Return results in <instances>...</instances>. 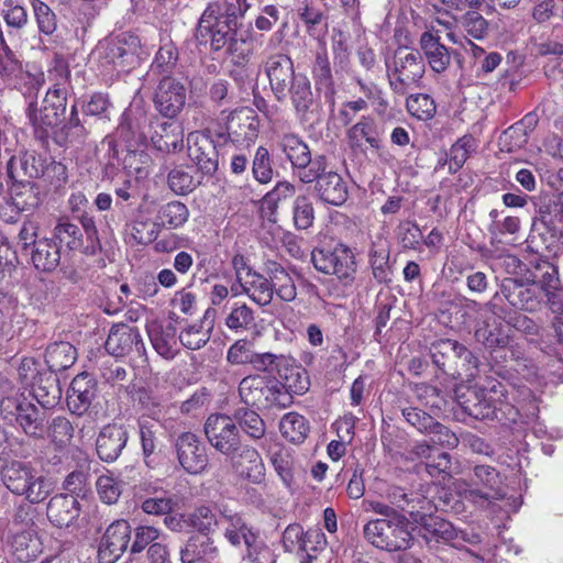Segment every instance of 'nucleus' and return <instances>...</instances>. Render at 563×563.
<instances>
[{
  "instance_id": "f257e3e1",
  "label": "nucleus",
  "mask_w": 563,
  "mask_h": 563,
  "mask_svg": "<svg viewBox=\"0 0 563 563\" xmlns=\"http://www.w3.org/2000/svg\"><path fill=\"white\" fill-rule=\"evenodd\" d=\"M246 0H213L202 13L196 32L200 43L210 41L213 51L225 49L236 63L251 53L250 43L238 29V18L247 10Z\"/></svg>"
},
{
  "instance_id": "f03ea898",
  "label": "nucleus",
  "mask_w": 563,
  "mask_h": 563,
  "mask_svg": "<svg viewBox=\"0 0 563 563\" xmlns=\"http://www.w3.org/2000/svg\"><path fill=\"white\" fill-rule=\"evenodd\" d=\"M0 475L7 489L32 505L43 503L53 492L51 481L30 463L12 461L2 467Z\"/></svg>"
},
{
  "instance_id": "7ed1b4c3",
  "label": "nucleus",
  "mask_w": 563,
  "mask_h": 563,
  "mask_svg": "<svg viewBox=\"0 0 563 563\" xmlns=\"http://www.w3.org/2000/svg\"><path fill=\"white\" fill-rule=\"evenodd\" d=\"M140 38L129 32L99 42L93 56L109 74H128L140 64Z\"/></svg>"
},
{
  "instance_id": "20e7f679",
  "label": "nucleus",
  "mask_w": 563,
  "mask_h": 563,
  "mask_svg": "<svg viewBox=\"0 0 563 563\" xmlns=\"http://www.w3.org/2000/svg\"><path fill=\"white\" fill-rule=\"evenodd\" d=\"M241 400L258 410L285 409L290 407V397L276 377L252 374L239 384Z\"/></svg>"
},
{
  "instance_id": "39448f33",
  "label": "nucleus",
  "mask_w": 563,
  "mask_h": 563,
  "mask_svg": "<svg viewBox=\"0 0 563 563\" xmlns=\"http://www.w3.org/2000/svg\"><path fill=\"white\" fill-rule=\"evenodd\" d=\"M409 519H373L363 527V537L373 547L387 552L405 551L412 547Z\"/></svg>"
},
{
  "instance_id": "423d86ee",
  "label": "nucleus",
  "mask_w": 563,
  "mask_h": 563,
  "mask_svg": "<svg viewBox=\"0 0 563 563\" xmlns=\"http://www.w3.org/2000/svg\"><path fill=\"white\" fill-rule=\"evenodd\" d=\"M460 496L479 508H487L506 496L500 473L490 465H476L473 473L460 489Z\"/></svg>"
},
{
  "instance_id": "0eeeda50",
  "label": "nucleus",
  "mask_w": 563,
  "mask_h": 563,
  "mask_svg": "<svg viewBox=\"0 0 563 563\" xmlns=\"http://www.w3.org/2000/svg\"><path fill=\"white\" fill-rule=\"evenodd\" d=\"M386 68L390 89L400 96L418 86L426 71L421 53L407 48H398Z\"/></svg>"
},
{
  "instance_id": "6e6552de",
  "label": "nucleus",
  "mask_w": 563,
  "mask_h": 563,
  "mask_svg": "<svg viewBox=\"0 0 563 563\" xmlns=\"http://www.w3.org/2000/svg\"><path fill=\"white\" fill-rule=\"evenodd\" d=\"M67 110V90L60 82L51 87L38 107L35 103H29L25 108V115L35 133L43 137L48 130L57 126L65 120Z\"/></svg>"
},
{
  "instance_id": "1a4fd4ad",
  "label": "nucleus",
  "mask_w": 563,
  "mask_h": 563,
  "mask_svg": "<svg viewBox=\"0 0 563 563\" xmlns=\"http://www.w3.org/2000/svg\"><path fill=\"white\" fill-rule=\"evenodd\" d=\"M314 268L323 274L335 275L343 285H351L355 278L356 263L353 252L339 244L333 250L314 249L311 252Z\"/></svg>"
},
{
  "instance_id": "9d476101",
  "label": "nucleus",
  "mask_w": 563,
  "mask_h": 563,
  "mask_svg": "<svg viewBox=\"0 0 563 563\" xmlns=\"http://www.w3.org/2000/svg\"><path fill=\"white\" fill-rule=\"evenodd\" d=\"M285 89H278L274 96L280 102L290 100L296 117L301 122L309 121L318 111V101L312 92L309 78L301 73H294L288 78Z\"/></svg>"
},
{
  "instance_id": "9b49d317",
  "label": "nucleus",
  "mask_w": 563,
  "mask_h": 563,
  "mask_svg": "<svg viewBox=\"0 0 563 563\" xmlns=\"http://www.w3.org/2000/svg\"><path fill=\"white\" fill-rule=\"evenodd\" d=\"M278 145L287 159L290 162L294 175L300 181H307L313 169L320 168V163L325 158L324 155L311 157L308 145L296 134L286 133L280 136Z\"/></svg>"
},
{
  "instance_id": "f8f14e48",
  "label": "nucleus",
  "mask_w": 563,
  "mask_h": 563,
  "mask_svg": "<svg viewBox=\"0 0 563 563\" xmlns=\"http://www.w3.org/2000/svg\"><path fill=\"white\" fill-rule=\"evenodd\" d=\"M501 295L504 299L514 308L534 312L541 308L542 294L538 285L527 278L507 277L499 286V291L495 297Z\"/></svg>"
},
{
  "instance_id": "ddd939ff",
  "label": "nucleus",
  "mask_w": 563,
  "mask_h": 563,
  "mask_svg": "<svg viewBox=\"0 0 563 563\" xmlns=\"http://www.w3.org/2000/svg\"><path fill=\"white\" fill-rule=\"evenodd\" d=\"M467 307L476 311L479 317L475 329V339L478 343L489 350L504 349L509 344V334L506 333L504 325L495 316L490 303L479 305L471 301Z\"/></svg>"
},
{
  "instance_id": "4468645a",
  "label": "nucleus",
  "mask_w": 563,
  "mask_h": 563,
  "mask_svg": "<svg viewBox=\"0 0 563 563\" xmlns=\"http://www.w3.org/2000/svg\"><path fill=\"white\" fill-rule=\"evenodd\" d=\"M1 408L5 417L12 416L27 435L41 437L43 434L44 412L23 395L3 399Z\"/></svg>"
},
{
  "instance_id": "2eb2a0df",
  "label": "nucleus",
  "mask_w": 563,
  "mask_h": 563,
  "mask_svg": "<svg viewBox=\"0 0 563 563\" xmlns=\"http://www.w3.org/2000/svg\"><path fill=\"white\" fill-rule=\"evenodd\" d=\"M209 443L220 453L228 455L240 449V432L234 421L225 415H211L205 423Z\"/></svg>"
},
{
  "instance_id": "dca6fc26",
  "label": "nucleus",
  "mask_w": 563,
  "mask_h": 563,
  "mask_svg": "<svg viewBox=\"0 0 563 563\" xmlns=\"http://www.w3.org/2000/svg\"><path fill=\"white\" fill-rule=\"evenodd\" d=\"M327 158L320 163V168L313 169L311 179L301 181L302 184L316 183L314 190L318 197L325 203L333 206H342L347 197V183L336 172L327 170Z\"/></svg>"
},
{
  "instance_id": "f3484780",
  "label": "nucleus",
  "mask_w": 563,
  "mask_h": 563,
  "mask_svg": "<svg viewBox=\"0 0 563 563\" xmlns=\"http://www.w3.org/2000/svg\"><path fill=\"white\" fill-rule=\"evenodd\" d=\"M501 396L504 393L500 383L494 384L490 388L470 389L462 407L470 417L476 420H493L497 418Z\"/></svg>"
},
{
  "instance_id": "a211bd4d",
  "label": "nucleus",
  "mask_w": 563,
  "mask_h": 563,
  "mask_svg": "<svg viewBox=\"0 0 563 563\" xmlns=\"http://www.w3.org/2000/svg\"><path fill=\"white\" fill-rule=\"evenodd\" d=\"M186 87L172 76H164L155 90L154 106L165 118H176L186 104Z\"/></svg>"
},
{
  "instance_id": "6ab92c4d",
  "label": "nucleus",
  "mask_w": 563,
  "mask_h": 563,
  "mask_svg": "<svg viewBox=\"0 0 563 563\" xmlns=\"http://www.w3.org/2000/svg\"><path fill=\"white\" fill-rule=\"evenodd\" d=\"M177 460L189 474H200L208 466V455L199 438L189 431L181 432L174 442Z\"/></svg>"
},
{
  "instance_id": "aec40b11",
  "label": "nucleus",
  "mask_w": 563,
  "mask_h": 563,
  "mask_svg": "<svg viewBox=\"0 0 563 563\" xmlns=\"http://www.w3.org/2000/svg\"><path fill=\"white\" fill-rule=\"evenodd\" d=\"M131 527L126 520L112 522L104 531L98 547L99 563H114L126 551L131 540Z\"/></svg>"
},
{
  "instance_id": "412c9836",
  "label": "nucleus",
  "mask_w": 563,
  "mask_h": 563,
  "mask_svg": "<svg viewBox=\"0 0 563 563\" xmlns=\"http://www.w3.org/2000/svg\"><path fill=\"white\" fill-rule=\"evenodd\" d=\"M234 473L253 484L265 478V465L258 451L251 445L240 444V449L227 455Z\"/></svg>"
},
{
  "instance_id": "4be33fe9",
  "label": "nucleus",
  "mask_w": 563,
  "mask_h": 563,
  "mask_svg": "<svg viewBox=\"0 0 563 563\" xmlns=\"http://www.w3.org/2000/svg\"><path fill=\"white\" fill-rule=\"evenodd\" d=\"M104 347L114 357H123L132 352L142 355L145 351L139 330L123 323L111 328Z\"/></svg>"
},
{
  "instance_id": "5701e85b",
  "label": "nucleus",
  "mask_w": 563,
  "mask_h": 563,
  "mask_svg": "<svg viewBox=\"0 0 563 563\" xmlns=\"http://www.w3.org/2000/svg\"><path fill=\"white\" fill-rule=\"evenodd\" d=\"M188 156L207 175L218 169V152L211 137L205 133L190 132L187 137Z\"/></svg>"
},
{
  "instance_id": "b1692460",
  "label": "nucleus",
  "mask_w": 563,
  "mask_h": 563,
  "mask_svg": "<svg viewBox=\"0 0 563 563\" xmlns=\"http://www.w3.org/2000/svg\"><path fill=\"white\" fill-rule=\"evenodd\" d=\"M128 440L129 433L123 426L115 423L104 426L96 441L98 456L104 462H114L122 453Z\"/></svg>"
},
{
  "instance_id": "393cba45",
  "label": "nucleus",
  "mask_w": 563,
  "mask_h": 563,
  "mask_svg": "<svg viewBox=\"0 0 563 563\" xmlns=\"http://www.w3.org/2000/svg\"><path fill=\"white\" fill-rule=\"evenodd\" d=\"M81 512L80 504L76 496L57 494L53 496L46 507V516L49 522L57 528H68L76 522Z\"/></svg>"
},
{
  "instance_id": "a878e982",
  "label": "nucleus",
  "mask_w": 563,
  "mask_h": 563,
  "mask_svg": "<svg viewBox=\"0 0 563 563\" xmlns=\"http://www.w3.org/2000/svg\"><path fill=\"white\" fill-rule=\"evenodd\" d=\"M150 130L148 139L156 150L169 153L181 148L184 129L179 122L156 120Z\"/></svg>"
},
{
  "instance_id": "bb28decb",
  "label": "nucleus",
  "mask_w": 563,
  "mask_h": 563,
  "mask_svg": "<svg viewBox=\"0 0 563 563\" xmlns=\"http://www.w3.org/2000/svg\"><path fill=\"white\" fill-rule=\"evenodd\" d=\"M44 162L35 152H22L9 159L7 165L8 176L19 184L26 183L27 179L38 178L44 174Z\"/></svg>"
},
{
  "instance_id": "cd10ccee",
  "label": "nucleus",
  "mask_w": 563,
  "mask_h": 563,
  "mask_svg": "<svg viewBox=\"0 0 563 563\" xmlns=\"http://www.w3.org/2000/svg\"><path fill=\"white\" fill-rule=\"evenodd\" d=\"M228 133L236 142H253L257 137L258 119L255 111L243 107L233 111L227 122Z\"/></svg>"
},
{
  "instance_id": "c85d7f7f",
  "label": "nucleus",
  "mask_w": 563,
  "mask_h": 563,
  "mask_svg": "<svg viewBox=\"0 0 563 563\" xmlns=\"http://www.w3.org/2000/svg\"><path fill=\"white\" fill-rule=\"evenodd\" d=\"M45 84L44 71L35 64L26 63L24 68L9 82L29 103H35Z\"/></svg>"
},
{
  "instance_id": "c756f323",
  "label": "nucleus",
  "mask_w": 563,
  "mask_h": 563,
  "mask_svg": "<svg viewBox=\"0 0 563 563\" xmlns=\"http://www.w3.org/2000/svg\"><path fill=\"white\" fill-rule=\"evenodd\" d=\"M95 383L88 374L77 375L70 383L67 391V406L69 410L77 415H84L95 398Z\"/></svg>"
},
{
  "instance_id": "7c9ffc66",
  "label": "nucleus",
  "mask_w": 563,
  "mask_h": 563,
  "mask_svg": "<svg viewBox=\"0 0 563 563\" xmlns=\"http://www.w3.org/2000/svg\"><path fill=\"white\" fill-rule=\"evenodd\" d=\"M413 521L421 526V534L428 541L449 542L456 538L457 532L453 525L448 520L431 515L408 511Z\"/></svg>"
},
{
  "instance_id": "2f4dec72",
  "label": "nucleus",
  "mask_w": 563,
  "mask_h": 563,
  "mask_svg": "<svg viewBox=\"0 0 563 563\" xmlns=\"http://www.w3.org/2000/svg\"><path fill=\"white\" fill-rule=\"evenodd\" d=\"M181 563H198L216 560L220 550L211 537L192 534L180 549Z\"/></svg>"
},
{
  "instance_id": "473e14b6",
  "label": "nucleus",
  "mask_w": 563,
  "mask_h": 563,
  "mask_svg": "<svg viewBox=\"0 0 563 563\" xmlns=\"http://www.w3.org/2000/svg\"><path fill=\"white\" fill-rule=\"evenodd\" d=\"M233 295L245 294L258 306H267L273 300V286L268 278L253 271L239 286L231 287Z\"/></svg>"
},
{
  "instance_id": "72a5a7b5",
  "label": "nucleus",
  "mask_w": 563,
  "mask_h": 563,
  "mask_svg": "<svg viewBox=\"0 0 563 563\" xmlns=\"http://www.w3.org/2000/svg\"><path fill=\"white\" fill-rule=\"evenodd\" d=\"M221 520L223 537L234 548H241L257 534L239 512L224 508L221 510Z\"/></svg>"
},
{
  "instance_id": "f704fd0d",
  "label": "nucleus",
  "mask_w": 563,
  "mask_h": 563,
  "mask_svg": "<svg viewBox=\"0 0 563 563\" xmlns=\"http://www.w3.org/2000/svg\"><path fill=\"white\" fill-rule=\"evenodd\" d=\"M420 47L433 71L441 74L448 69L451 55L449 48L440 42L438 32H423L420 37Z\"/></svg>"
},
{
  "instance_id": "c9c22d12",
  "label": "nucleus",
  "mask_w": 563,
  "mask_h": 563,
  "mask_svg": "<svg viewBox=\"0 0 563 563\" xmlns=\"http://www.w3.org/2000/svg\"><path fill=\"white\" fill-rule=\"evenodd\" d=\"M536 124V117L529 113L505 130L499 137L501 151L512 153L525 147L528 143L529 134L534 130Z\"/></svg>"
},
{
  "instance_id": "e433bc0d",
  "label": "nucleus",
  "mask_w": 563,
  "mask_h": 563,
  "mask_svg": "<svg viewBox=\"0 0 563 563\" xmlns=\"http://www.w3.org/2000/svg\"><path fill=\"white\" fill-rule=\"evenodd\" d=\"M346 137L353 150L363 151L365 143L372 148H379L380 146L377 126L374 119L371 117H362L357 123L347 130Z\"/></svg>"
},
{
  "instance_id": "4c0bfd02",
  "label": "nucleus",
  "mask_w": 563,
  "mask_h": 563,
  "mask_svg": "<svg viewBox=\"0 0 563 563\" xmlns=\"http://www.w3.org/2000/svg\"><path fill=\"white\" fill-rule=\"evenodd\" d=\"M152 122L143 112L131 110L123 113L118 131L125 141L143 143L150 136Z\"/></svg>"
},
{
  "instance_id": "58836bf2",
  "label": "nucleus",
  "mask_w": 563,
  "mask_h": 563,
  "mask_svg": "<svg viewBox=\"0 0 563 563\" xmlns=\"http://www.w3.org/2000/svg\"><path fill=\"white\" fill-rule=\"evenodd\" d=\"M265 71L269 80L271 89L275 93L278 89L284 90L295 73L291 58L286 54H274L269 56L265 64Z\"/></svg>"
},
{
  "instance_id": "ea45409f",
  "label": "nucleus",
  "mask_w": 563,
  "mask_h": 563,
  "mask_svg": "<svg viewBox=\"0 0 563 563\" xmlns=\"http://www.w3.org/2000/svg\"><path fill=\"white\" fill-rule=\"evenodd\" d=\"M8 540L20 561H32L42 552L36 530L9 532Z\"/></svg>"
},
{
  "instance_id": "a19ab883",
  "label": "nucleus",
  "mask_w": 563,
  "mask_h": 563,
  "mask_svg": "<svg viewBox=\"0 0 563 563\" xmlns=\"http://www.w3.org/2000/svg\"><path fill=\"white\" fill-rule=\"evenodd\" d=\"M459 347L460 343L454 340L445 339L435 341L430 347L433 364L443 373L455 376Z\"/></svg>"
},
{
  "instance_id": "79ce46f5",
  "label": "nucleus",
  "mask_w": 563,
  "mask_h": 563,
  "mask_svg": "<svg viewBox=\"0 0 563 563\" xmlns=\"http://www.w3.org/2000/svg\"><path fill=\"white\" fill-rule=\"evenodd\" d=\"M62 126L55 132L54 140L57 144L66 146L68 144L81 143L88 131L85 126V121L79 119L77 106L70 107V113L62 122Z\"/></svg>"
},
{
  "instance_id": "37998d69",
  "label": "nucleus",
  "mask_w": 563,
  "mask_h": 563,
  "mask_svg": "<svg viewBox=\"0 0 563 563\" xmlns=\"http://www.w3.org/2000/svg\"><path fill=\"white\" fill-rule=\"evenodd\" d=\"M31 260L36 269L53 272L60 263V249L51 239L38 240L31 251Z\"/></svg>"
},
{
  "instance_id": "c03bdc74",
  "label": "nucleus",
  "mask_w": 563,
  "mask_h": 563,
  "mask_svg": "<svg viewBox=\"0 0 563 563\" xmlns=\"http://www.w3.org/2000/svg\"><path fill=\"white\" fill-rule=\"evenodd\" d=\"M283 389L290 397V406L294 402V395H303L310 387L309 376L300 366L289 365L288 362L278 372Z\"/></svg>"
},
{
  "instance_id": "a18cd8bd",
  "label": "nucleus",
  "mask_w": 563,
  "mask_h": 563,
  "mask_svg": "<svg viewBox=\"0 0 563 563\" xmlns=\"http://www.w3.org/2000/svg\"><path fill=\"white\" fill-rule=\"evenodd\" d=\"M77 351L69 342L59 341L49 344L45 352V362L52 372H62L74 365Z\"/></svg>"
},
{
  "instance_id": "49530a36",
  "label": "nucleus",
  "mask_w": 563,
  "mask_h": 563,
  "mask_svg": "<svg viewBox=\"0 0 563 563\" xmlns=\"http://www.w3.org/2000/svg\"><path fill=\"white\" fill-rule=\"evenodd\" d=\"M390 250L386 243H373L368 257L372 273L376 282L379 284H388L391 282L393 269L389 264Z\"/></svg>"
},
{
  "instance_id": "de8ad7c7",
  "label": "nucleus",
  "mask_w": 563,
  "mask_h": 563,
  "mask_svg": "<svg viewBox=\"0 0 563 563\" xmlns=\"http://www.w3.org/2000/svg\"><path fill=\"white\" fill-rule=\"evenodd\" d=\"M147 332L154 350L165 358H173L177 343L176 328L173 324L167 327L152 324Z\"/></svg>"
},
{
  "instance_id": "09e8293b",
  "label": "nucleus",
  "mask_w": 563,
  "mask_h": 563,
  "mask_svg": "<svg viewBox=\"0 0 563 563\" xmlns=\"http://www.w3.org/2000/svg\"><path fill=\"white\" fill-rule=\"evenodd\" d=\"M224 324L235 334L247 332L256 327L255 311L245 302H236L227 314Z\"/></svg>"
},
{
  "instance_id": "8fccbe9b",
  "label": "nucleus",
  "mask_w": 563,
  "mask_h": 563,
  "mask_svg": "<svg viewBox=\"0 0 563 563\" xmlns=\"http://www.w3.org/2000/svg\"><path fill=\"white\" fill-rule=\"evenodd\" d=\"M221 510L218 515L207 506L198 507L188 515V527L197 531L198 536L210 537L222 522Z\"/></svg>"
},
{
  "instance_id": "3c124183",
  "label": "nucleus",
  "mask_w": 563,
  "mask_h": 563,
  "mask_svg": "<svg viewBox=\"0 0 563 563\" xmlns=\"http://www.w3.org/2000/svg\"><path fill=\"white\" fill-rule=\"evenodd\" d=\"M279 430L288 441L299 444L307 438L310 427L307 419L298 412H288L279 422Z\"/></svg>"
},
{
  "instance_id": "603ef678",
  "label": "nucleus",
  "mask_w": 563,
  "mask_h": 563,
  "mask_svg": "<svg viewBox=\"0 0 563 563\" xmlns=\"http://www.w3.org/2000/svg\"><path fill=\"white\" fill-rule=\"evenodd\" d=\"M0 13L11 30L19 32L29 24V13L23 0H3Z\"/></svg>"
},
{
  "instance_id": "864d4df0",
  "label": "nucleus",
  "mask_w": 563,
  "mask_h": 563,
  "mask_svg": "<svg viewBox=\"0 0 563 563\" xmlns=\"http://www.w3.org/2000/svg\"><path fill=\"white\" fill-rule=\"evenodd\" d=\"M233 417L240 428L251 439L258 440L264 437L266 431L265 422L256 411L241 407L234 411Z\"/></svg>"
},
{
  "instance_id": "5fc2aeb1",
  "label": "nucleus",
  "mask_w": 563,
  "mask_h": 563,
  "mask_svg": "<svg viewBox=\"0 0 563 563\" xmlns=\"http://www.w3.org/2000/svg\"><path fill=\"white\" fill-rule=\"evenodd\" d=\"M189 217L187 206L180 201H170L162 206L158 210L157 218L162 225L169 229H176L185 224Z\"/></svg>"
},
{
  "instance_id": "6e6d98bb",
  "label": "nucleus",
  "mask_w": 563,
  "mask_h": 563,
  "mask_svg": "<svg viewBox=\"0 0 563 563\" xmlns=\"http://www.w3.org/2000/svg\"><path fill=\"white\" fill-rule=\"evenodd\" d=\"M54 238L70 250L79 249L82 245L80 228L68 219H60L58 221L54 228Z\"/></svg>"
},
{
  "instance_id": "4d7b16f0",
  "label": "nucleus",
  "mask_w": 563,
  "mask_h": 563,
  "mask_svg": "<svg viewBox=\"0 0 563 563\" xmlns=\"http://www.w3.org/2000/svg\"><path fill=\"white\" fill-rule=\"evenodd\" d=\"M253 177L261 184H268L274 176L273 161L269 151L258 146L252 162Z\"/></svg>"
},
{
  "instance_id": "13d9d810",
  "label": "nucleus",
  "mask_w": 563,
  "mask_h": 563,
  "mask_svg": "<svg viewBox=\"0 0 563 563\" xmlns=\"http://www.w3.org/2000/svg\"><path fill=\"white\" fill-rule=\"evenodd\" d=\"M407 111L419 120H429L435 113L433 99L426 93L410 95L406 100Z\"/></svg>"
},
{
  "instance_id": "bf43d9fd",
  "label": "nucleus",
  "mask_w": 563,
  "mask_h": 563,
  "mask_svg": "<svg viewBox=\"0 0 563 563\" xmlns=\"http://www.w3.org/2000/svg\"><path fill=\"white\" fill-rule=\"evenodd\" d=\"M37 189L30 183H23L13 189L12 205L19 211H29L36 208L40 203Z\"/></svg>"
},
{
  "instance_id": "052dcab7",
  "label": "nucleus",
  "mask_w": 563,
  "mask_h": 563,
  "mask_svg": "<svg viewBox=\"0 0 563 563\" xmlns=\"http://www.w3.org/2000/svg\"><path fill=\"white\" fill-rule=\"evenodd\" d=\"M210 332L211 328H205L202 323H194L180 332L179 341L189 350H199L210 340Z\"/></svg>"
},
{
  "instance_id": "680f3d73",
  "label": "nucleus",
  "mask_w": 563,
  "mask_h": 563,
  "mask_svg": "<svg viewBox=\"0 0 563 563\" xmlns=\"http://www.w3.org/2000/svg\"><path fill=\"white\" fill-rule=\"evenodd\" d=\"M254 352L252 340L239 339L228 349L225 361L231 365H251Z\"/></svg>"
},
{
  "instance_id": "e2e57ef3",
  "label": "nucleus",
  "mask_w": 563,
  "mask_h": 563,
  "mask_svg": "<svg viewBox=\"0 0 563 563\" xmlns=\"http://www.w3.org/2000/svg\"><path fill=\"white\" fill-rule=\"evenodd\" d=\"M34 16L40 33L53 34L57 29V20L54 11L42 0H31Z\"/></svg>"
},
{
  "instance_id": "0e129e2a",
  "label": "nucleus",
  "mask_w": 563,
  "mask_h": 563,
  "mask_svg": "<svg viewBox=\"0 0 563 563\" xmlns=\"http://www.w3.org/2000/svg\"><path fill=\"white\" fill-rule=\"evenodd\" d=\"M294 223L298 230H307L314 221V209L307 196H298L292 207Z\"/></svg>"
},
{
  "instance_id": "69168bd1",
  "label": "nucleus",
  "mask_w": 563,
  "mask_h": 563,
  "mask_svg": "<svg viewBox=\"0 0 563 563\" xmlns=\"http://www.w3.org/2000/svg\"><path fill=\"white\" fill-rule=\"evenodd\" d=\"M23 68L14 52L1 40L0 76L9 84Z\"/></svg>"
},
{
  "instance_id": "338daca9",
  "label": "nucleus",
  "mask_w": 563,
  "mask_h": 563,
  "mask_svg": "<svg viewBox=\"0 0 563 563\" xmlns=\"http://www.w3.org/2000/svg\"><path fill=\"white\" fill-rule=\"evenodd\" d=\"M287 362H289V360L283 354L254 352L251 366L260 373H273L274 371L278 373Z\"/></svg>"
},
{
  "instance_id": "774afa93",
  "label": "nucleus",
  "mask_w": 563,
  "mask_h": 563,
  "mask_svg": "<svg viewBox=\"0 0 563 563\" xmlns=\"http://www.w3.org/2000/svg\"><path fill=\"white\" fill-rule=\"evenodd\" d=\"M177 60L178 51L172 42H168L159 47L152 64V68L159 74H168L176 66Z\"/></svg>"
}]
</instances>
